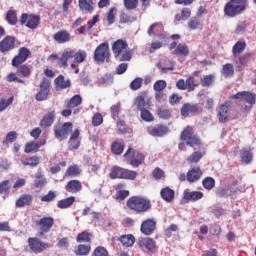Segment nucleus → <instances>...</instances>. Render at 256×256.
<instances>
[{
    "instance_id": "1",
    "label": "nucleus",
    "mask_w": 256,
    "mask_h": 256,
    "mask_svg": "<svg viewBox=\"0 0 256 256\" xmlns=\"http://www.w3.org/2000/svg\"><path fill=\"white\" fill-rule=\"evenodd\" d=\"M112 53L116 61H131L133 51L129 49V44L123 39H118L112 44Z\"/></svg>"
},
{
    "instance_id": "2",
    "label": "nucleus",
    "mask_w": 256,
    "mask_h": 256,
    "mask_svg": "<svg viewBox=\"0 0 256 256\" xmlns=\"http://www.w3.org/2000/svg\"><path fill=\"white\" fill-rule=\"evenodd\" d=\"M126 207L134 213H147L151 209V200L142 196H131L126 201Z\"/></svg>"
},
{
    "instance_id": "3",
    "label": "nucleus",
    "mask_w": 256,
    "mask_h": 256,
    "mask_svg": "<svg viewBox=\"0 0 256 256\" xmlns=\"http://www.w3.org/2000/svg\"><path fill=\"white\" fill-rule=\"evenodd\" d=\"M247 0H230L224 6V15L234 18L247 10Z\"/></svg>"
},
{
    "instance_id": "4",
    "label": "nucleus",
    "mask_w": 256,
    "mask_h": 256,
    "mask_svg": "<svg viewBox=\"0 0 256 256\" xmlns=\"http://www.w3.org/2000/svg\"><path fill=\"white\" fill-rule=\"evenodd\" d=\"M69 59H74L75 63H83L87 59V52L85 50H79L78 52L75 50H66L58 59V65L60 67H67Z\"/></svg>"
},
{
    "instance_id": "5",
    "label": "nucleus",
    "mask_w": 256,
    "mask_h": 256,
    "mask_svg": "<svg viewBox=\"0 0 256 256\" xmlns=\"http://www.w3.org/2000/svg\"><path fill=\"white\" fill-rule=\"evenodd\" d=\"M180 139L184 141L188 147H192V149H197L202 144L201 138L195 134V130H193L191 126L184 128L181 132Z\"/></svg>"
},
{
    "instance_id": "6",
    "label": "nucleus",
    "mask_w": 256,
    "mask_h": 256,
    "mask_svg": "<svg viewBox=\"0 0 256 256\" xmlns=\"http://www.w3.org/2000/svg\"><path fill=\"white\" fill-rule=\"evenodd\" d=\"M231 99H238L239 101L248 103V105L242 107V113H249V110L253 109V106L256 103V95L247 91L237 92L231 96Z\"/></svg>"
},
{
    "instance_id": "7",
    "label": "nucleus",
    "mask_w": 256,
    "mask_h": 256,
    "mask_svg": "<svg viewBox=\"0 0 256 256\" xmlns=\"http://www.w3.org/2000/svg\"><path fill=\"white\" fill-rule=\"evenodd\" d=\"M19 21L20 25H25L27 29L35 31V29H39V25H41V16L29 13H22Z\"/></svg>"
},
{
    "instance_id": "8",
    "label": "nucleus",
    "mask_w": 256,
    "mask_h": 256,
    "mask_svg": "<svg viewBox=\"0 0 256 256\" xmlns=\"http://www.w3.org/2000/svg\"><path fill=\"white\" fill-rule=\"evenodd\" d=\"M35 225L40 229L39 237H43L45 233H49V231L53 229V226L55 225V219L51 216H44L39 220H36Z\"/></svg>"
},
{
    "instance_id": "9",
    "label": "nucleus",
    "mask_w": 256,
    "mask_h": 256,
    "mask_svg": "<svg viewBox=\"0 0 256 256\" xmlns=\"http://www.w3.org/2000/svg\"><path fill=\"white\" fill-rule=\"evenodd\" d=\"M109 42H103L94 51V61L97 63H105L109 61Z\"/></svg>"
},
{
    "instance_id": "10",
    "label": "nucleus",
    "mask_w": 256,
    "mask_h": 256,
    "mask_svg": "<svg viewBox=\"0 0 256 256\" xmlns=\"http://www.w3.org/2000/svg\"><path fill=\"white\" fill-rule=\"evenodd\" d=\"M28 247L32 253L38 255L43 253L46 249H49V244L43 242L39 237H30L28 238Z\"/></svg>"
},
{
    "instance_id": "11",
    "label": "nucleus",
    "mask_w": 256,
    "mask_h": 256,
    "mask_svg": "<svg viewBox=\"0 0 256 256\" xmlns=\"http://www.w3.org/2000/svg\"><path fill=\"white\" fill-rule=\"evenodd\" d=\"M176 87L180 91H188L191 93L196 87H199V82L195 81V77L189 76L186 81L185 79L181 78L176 82Z\"/></svg>"
},
{
    "instance_id": "12",
    "label": "nucleus",
    "mask_w": 256,
    "mask_h": 256,
    "mask_svg": "<svg viewBox=\"0 0 256 256\" xmlns=\"http://www.w3.org/2000/svg\"><path fill=\"white\" fill-rule=\"evenodd\" d=\"M71 131H73V123L71 122H66L62 126H54V136L56 137V139H67Z\"/></svg>"
},
{
    "instance_id": "13",
    "label": "nucleus",
    "mask_w": 256,
    "mask_h": 256,
    "mask_svg": "<svg viewBox=\"0 0 256 256\" xmlns=\"http://www.w3.org/2000/svg\"><path fill=\"white\" fill-rule=\"evenodd\" d=\"M51 81L49 79L44 78L40 83V91L36 94V101H47L49 95H51Z\"/></svg>"
},
{
    "instance_id": "14",
    "label": "nucleus",
    "mask_w": 256,
    "mask_h": 256,
    "mask_svg": "<svg viewBox=\"0 0 256 256\" xmlns=\"http://www.w3.org/2000/svg\"><path fill=\"white\" fill-rule=\"evenodd\" d=\"M124 157L125 159H131L130 165H132V167H139V165H142L143 161H145V156L140 152L135 153V150L131 147L128 148Z\"/></svg>"
},
{
    "instance_id": "15",
    "label": "nucleus",
    "mask_w": 256,
    "mask_h": 256,
    "mask_svg": "<svg viewBox=\"0 0 256 256\" xmlns=\"http://www.w3.org/2000/svg\"><path fill=\"white\" fill-rule=\"evenodd\" d=\"M29 57H31V50L27 47H21L18 50V55H16L11 61L12 67H19V65H23Z\"/></svg>"
},
{
    "instance_id": "16",
    "label": "nucleus",
    "mask_w": 256,
    "mask_h": 256,
    "mask_svg": "<svg viewBox=\"0 0 256 256\" xmlns=\"http://www.w3.org/2000/svg\"><path fill=\"white\" fill-rule=\"evenodd\" d=\"M233 107V102L225 101L217 109V117L219 123H227L229 121V110Z\"/></svg>"
},
{
    "instance_id": "17",
    "label": "nucleus",
    "mask_w": 256,
    "mask_h": 256,
    "mask_svg": "<svg viewBox=\"0 0 256 256\" xmlns=\"http://www.w3.org/2000/svg\"><path fill=\"white\" fill-rule=\"evenodd\" d=\"M201 112L198 104L185 103L180 109L182 117L199 115Z\"/></svg>"
},
{
    "instance_id": "18",
    "label": "nucleus",
    "mask_w": 256,
    "mask_h": 256,
    "mask_svg": "<svg viewBox=\"0 0 256 256\" xmlns=\"http://www.w3.org/2000/svg\"><path fill=\"white\" fill-rule=\"evenodd\" d=\"M157 229V222L153 218L144 220L140 226V231L143 235H153Z\"/></svg>"
},
{
    "instance_id": "19",
    "label": "nucleus",
    "mask_w": 256,
    "mask_h": 256,
    "mask_svg": "<svg viewBox=\"0 0 256 256\" xmlns=\"http://www.w3.org/2000/svg\"><path fill=\"white\" fill-rule=\"evenodd\" d=\"M134 105L137 107L138 111H143V109H150L151 100H147V92H142L139 94L134 100Z\"/></svg>"
},
{
    "instance_id": "20",
    "label": "nucleus",
    "mask_w": 256,
    "mask_h": 256,
    "mask_svg": "<svg viewBox=\"0 0 256 256\" xmlns=\"http://www.w3.org/2000/svg\"><path fill=\"white\" fill-rule=\"evenodd\" d=\"M15 41V36H6L0 42V52L9 53V51H13V49H15Z\"/></svg>"
},
{
    "instance_id": "21",
    "label": "nucleus",
    "mask_w": 256,
    "mask_h": 256,
    "mask_svg": "<svg viewBox=\"0 0 256 256\" xmlns=\"http://www.w3.org/2000/svg\"><path fill=\"white\" fill-rule=\"evenodd\" d=\"M201 177H203V171L199 166H194L190 168L187 172L188 183H197V181H199Z\"/></svg>"
},
{
    "instance_id": "22",
    "label": "nucleus",
    "mask_w": 256,
    "mask_h": 256,
    "mask_svg": "<svg viewBox=\"0 0 256 256\" xmlns=\"http://www.w3.org/2000/svg\"><path fill=\"white\" fill-rule=\"evenodd\" d=\"M53 39L59 45H63V43H69L71 41V33L67 30H59L53 35Z\"/></svg>"
},
{
    "instance_id": "23",
    "label": "nucleus",
    "mask_w": 256,
    "mask_h": 256,
    "mask_svg": "<svg viewBox=\"0 0 256 256\" xmlns=\"http://www.w3.org/2000/svg\"><path fill=\"white\" fill-rule=\"evenodd\" d=\"M15 205L18 209H21L22 207H31V205H33V195H20V197L16 200Z\"/></svg>"
},
{
    "instance_id": "24",
    "label": "nucleus",
    "mask_w": 256,
    "mask_h": 256,
    "mask_svg": "<svg viewBox=\"0 0 256 256\" xmlns=\"http://www.w3.org/2000/svg\"><path fill=\"white\" fill-rule=\"evenodd\" d=\"M78 7L82 13H93L95 11V2L93 0H78Z\"/></svg>"
},
{
    "instance_id": "25",
    "label": "nucleus",
    "mask_w": 256,
    "mask_h": 256,
    "mask_svg": "<svg viewBox=\"0 0 256 256\" xmlns=\"http://www.w3.org/2000/svg\"><path fill=\"white\" fill-rule=\"evenodd\" d=\"M138 247H140V249H147V251H153L156 247L155 240L149 237H141L138 239Z\"/></svg>"
},
{
    "instance_id": "26",
    "label": "nucleus",
    "mask_w": 256,
    "mask_h": 256,
    "mask_svg": "<svg viewBox=\"0 0 256 256\" xmlns=\"http://www.w3.org/2000/svg\"><path fill=\"white\" fill-rule=\"evenodd\" d=\"M83 190V184L79 180H70L65 186L67 193H79Z\"/></svg>"
},
{
    "instance_id": "27",
    "label": "nucleus",
    "mask_w": 256,
    "mask_h": 256,
    "mask_svg": "<svg viewBox=\"0 0 256 256\" xmlns=\"http://www.w3.org/2000/svg\"><path fill=\"white\" fill-rule=\"evenodd\" d=\"M79 135H80L79 129L74 130V132L71 134L68 142L70 151H75L79 149L81 145V140H79Z\"/></svg>"
},
{
    "instance_id": "28",
    "label": "nucleus",
    "mask_w": 256,
    "mask_h": 256,
    "mask_svg": "<svg viewBox=\"0 0 256 256\" xmlns=\"http://www.w3.org/2000/svg\"><path fill=\"white\" fill-rule=\"evenodd\" d=\"M55 115V110H52L48 114H46L39 123L40 127H42V129H47L48 127H51V125L55 123Z\"/></svg>"
},
{
    "instance_id": "29",
    "label": "nucleus",
    "mask_w": 256,
    "mask_h": 256,
    "mask_svg": "<svg viewBox=\"0 0 256 256\" xmlns=\"http://www.w3.org/2000/svg\"><path fill=\"white\" fill-rule=\"evenodd\" d=\"M157 67L161 73H169V71H175V63L169 59H164L162 62H158Z\"/></svg>"
},
{
    "instance_id": "30",
    "label": "nucleus",
    "mask_w": 256,
    "mask_h": 256,
    "mask_svg": "<svg viewBox=\"0 0 256 256\" xmlns=\"http://www.w3.org/2000/svg\"><path fill=\"white\" fill-rule=\"evenodd\" d=\"M167 133H169V127L163 124H159L150 130V135L152 137H164Z\"/></svg>"
},
{
    "instance_id": "31",
    "label": "nucleus",
    "mask_w": 256,
    "mask_h": 256,
    "mask_svg": "<svg viewBox=\"0 0 256 256\" xmlns=\"http://www.w3.org/2000/svg\"><path fill=\"white\" fill-rule=\"evenodd\" d=\"M183 199H185L186 203L199 201V199H203V192L201 191H191L184 192Z\"/></svg>"
},
{
    "instance_id": "32",
    "label": "nucleus",
    "mask_w": 256,
    "mask_h": 256,
    "mask_svg": "<svg viewBox=\"0 0 256 256\" xmlns=\"http://www.w3.org/2000/svg\"><path fill=\"white\" fill-rule=\"evenodd\" d=\"M83 103V97L81 95L76 94L69 100H66V107L67 109H75L76 107H79Z\"/></svg>"
},
{
    "instance_id": "33",
    "label": "nucleus",
    "mask_w": 256,
    "mask_h": 256,
    "mask_svg": "<svg viewBox=\"0 0 256 256\" xmlns=\"http://www.w3.org/2000/svg\"><path fill=\"white\" fill-rule=\"evenodd\" d=\"M247 48V43L245 40L238 41L235 43V45L232 47V55L233 57H239L243 51Z\"/></svg>"
},
{
    "instance_id": "34",
    "label": "nucleus",
    "mask_w": 256,
    "mask_h": 256,
    "mask_svg": "<svg viewBox=\"0 0 256 256\" xmlns=\"http://www.w3.org/2000/svg\"><path fill=\"white\" fill-rule=\"evenodd\" d=\"M240 157L242 163H245L246 165L251 163V161H253V152H251V148H243L240 151Z\"/></svg>"
},
{
    "instance_id": "35",
    "label": "nucleus",
    "mask_w": 256,
    "mask_h": 256,
    "mask_svg": "<svg viewBox=\"0 0 256 256\" xmlns=\"http://www.w3.org/2000/svg\"><path fill=\"white\" fill-rule=\"evenodd\" d=\"M55 85L58 89H69L71 87V80H65V76L59 75L55 79Z\"/></svg>"
},
{
    "instance_id": "36",
    "label": "nucleus",
    "mask_w": 256,
    "mask_h": 256,
    "mask_svg": "<svg viewBox=\"0 0 256 256\" xmlns=\"http://www.w3.org/2000/svg\"><path fill=\"white\" fill-rule=\"evenodd\" d=\"M148 35L151 37L153 35H159V33H163V24L161 22L153 23L147 31Z\"/></svg>"
},
{
    "instance_id": "37",
    "label": "nucleus",
    "mask_w": 256,
    "mask_h": 256,
    "mask_svg": "<svg viewBox=\"0 0 256 256\" xmlns=\"http://www.w3.org/2000/svg\"><path fill=\"white\" fill-rule=\"evenodd\" d=\"M81 175V168L77 164L69 166L65 172V177H79Z\"/></svg>"
},
{
    "instance_id": "38",
    "label": "nucleus",
    "mask_w": 256,
    "mask_h": 256,
    "mask_svg": "<svg viewBox=\"0 0 256 256\" xmlns=\"http://www.w3.org/2000/svg\"><path fill=\"white\" fill-rule=\"evenodd\" d=\"M35 178L34 187L36 189H42L47 185V178L41 172L36 173Z\"/></svg>"
},
{
    "instance_id": "39",
    "label": "nucleus",
    "mask_w": 256,
    "mask_h": 256,
    "mask_svg": "<svg viewBox=\"0 0 256 256\" xmlns=\"http://www.w3.org/2000/svg\"><path fill=\"white\" fill-rule=\"evenodd\" d=\"M188 29L195 31L196 29H203V22L199 17H192L188 22Z\"/></svg>"
},
{
    "instance_id": "40",
    "label": "nucleus",
    "mask_w": 256,
    "mask_h": 256,
    "mask_svg": "<svg viewBox=\"0 0 256 256\" xmlns=\"http://www.w3.org/2000/svg\"><path fill=\"white\" fill-rule=\"evenodd\" d=\"M160 195L162 199H164V201H167L168 203H170L172 199H175V191H173V189L169 187L163 188L160 192Z\"/></svg>"
},
{
    "instance_id": "41",
    "label": "nucleus",
    "mask_w": 256,
    "mask_h": 256,
    "mask_svg": "<svg viewBox=\"0 0 256 256\" xmlns=\"http://www.w3.org/2000/svg\"><path fill=\"white\" fill-rule=\"evenodd\" d=\"M73 203H75V197L70 196L68 198L58 201L57 207H58V209H69V207H71V205H73Z\"/></svg>"
},
{
    "instance_id": "42",
    "label": "nucleus",
    "mask_w": 256,
    "mask_h": 256,
    "mask_svg": "<svg viewBox=\"0 0 256 256\" xmlns=\"http://www.w3.org/2000/svg\"><path fill=\"white\" fill-rule=\"evenodd\" d=\"M91 239H93V234L87 231H82L76 237L77 243H91Z\"/></svg>"
},
{
    "instance_id": "43",
    "label": "nucleus",
    "mask_w": 256,
    "mask_h": 256,
    "mask_svg": "<svg viewBox=\"0 0 256 256\" xmlns=\"http://www.w3.org/2000/svg\"><path fill=\"white\" fill-rule=\"evenodd\" d=\"M120 242L124 247H133V245H135V236H133V234L122 235Z\"/></svg>"
},
{
    "instance_id": "44",
    "label": "nucleus",
    "mask_w": 256,
    "mask_h": 256,
    "mask_svg": "<svg viewBox=\"0 0 256 256\" xmlns=\"http://www.w3.org/2000/svg\"><path fill=\"white\" fill-rule=\"evenodd\" d=\"M171 53L172 55H183L184 57H187V55H189V47L187 44H178L176 49Z\"/></svg>"
},
{
    "instance_id": "45",
    "label": "nucleus",
    "mask_w": 256,
    "mask_h": 256,
    "mask_svg": "<svg viewBox=\"0 0 256 256\" xmlns=\"http://www.w3.org/2000/svg\"><path fill=\"white\" fill-rule=\"evenodd\" d=\"M89 253H91V245L87 244H79L75 250V255L78 256H87Z\"/></svg>"
},
{
    "instance_id": "46",
    "label": "nucleus",
    "mask_w": 256,
    "mask_h": 256,
    "mask_svg": "<svg viewBox=\"0 0 256 256\" xmlns=\"http://www.w3.org/2000/svg\"><path fill=\"white\" fill-rule=\"evenodd\" d=\"M17 73L25 77L26 79L31 77V68L27 64H20L16 67Z\"/></svg>"
},
{
    "instance_id": "47",
    "label": "nucleus",
    "mask_w": 256,
    "mask_h": 256,
    "mask_svg": "<svg viewBox=\"0 0 256 256\" xmlns=\"http://www.w3.org/2000/svg\"><path fill=\"white\" fill-rule=\"evenodd\" d=\"M137 171L129 170L123 168L122 170V179H126L128 181H135L137 179Z\"/></svg>"
},
{
    "instance_id": "48",
    "label": "nucleus",
    "mask_w": 256,
    "mask_h": 256,
    "mask_svg": "<svg viewBox=\"0 0 256 256\" xmlns=\"http://www.w3.org/2000/svg\"><path fill=\"white\" fill-rule=\"evenodd\" d=\"M110 179H122L123 168L119 166H113L111 172L109 173Z\"/></svg>"
},
{
    "instance_id": "49",
    "label": "nucleus",
    "mask_w": 256,
    "mask_h": 256,
    "mask_svg": "<svg viewBox=\"0 0 256 256\" xmlns=\"http://www.w3.org/2000/svg\"><path fill=\"white\" fill-rule=\"evenodd\" d=\"M6 21L9 25H17L19 19L17 18V11L9 10L6 14Z\"/></svg>"
},
{
    "instance_id": "50",
    "label": "nucleus",
    "mask_w": 256,
    "mask_h": 256,
    "mask_svg": "<svg viewBox=\"0 0 256 256\" xmlns=\"http://www.w3.org/2000/svg\"><path fill=\"white\" fill-rule=\"evenodd\" d=\"M140 117L143 121H146V123H151V121H155V117L151 112H149V108H144L143 110H140Z\"/></svg>"
},
{
    "instance_id": "51",
    "label": "nucleus",
    "mask_w": 256,
    "mask_h": 256,
    "mask_svg": "<svg viewBox=\"0 0 256 256\" xmlns=\"http://www.w3.org/2000/svg\"><path fill=\"white\" fill-rule=\"evenodd\" d=\"M191 17V9L190 8H183L180 14L175 15L176 21H187Z\"/></svg>"
},
{
    "instance_id": "52",
    "label": "nucleus",
    "mask_w": 256,
    "mask_h": 256,
    "mask_svg": "<svg viewBox=\"0 0 256 256\" xmlns=\"http://www.w3.org/2000/svg\"><path fill=\"white\" fill-rule=\"evenodd\" d=\"M6 81L7 83H21L22 85H25V80L19 78L15 72H10L7 74Z\"/></svg>"
},
{
    "instance_id": "53",
    "label": "nucleus",
    "mask_w": 256,
    "mask_h": 256,
    "mask_svg": "<svg viewBox=\"0 0 256 256\" xmlns=\"http://www.w3.org/2000/svg\"><path fill=\"white\" fill-rule=\"evenodd\" d=\"M223 77L227 79V77H233L235 73V69L233 68V65L230 63H227L223 66L221 71Z\"/></svg>"
},
{
    "instance_id": "54",
    "label": "nucleus",
    "mask_w": 256,
    "mask_h": 256,
    "mask_svg": "<svg viewBox=\"0 0 256 256\" xmlns=\"http://www.w3.org/2000/svg\"><path fill=\"white\" fill-rule=\"evenodd\" d=\"M156 115L160 119H170L171 118V110L163 107H159L156 109Z\"/></svg>"
},
{
    "instance_id": "55",
    "label": "nucleus",
    "mask_w": 256,
    "mask_h": 256,
    "mask_svg": "<svg viewBox=\"0 0 256 256\" xmlns=\"http://www.w3.org/2000/svg\"><path fill=\"white\" fill-rule=\"evenodd\" d=\"M18 134L15 131H10L6 135V140H4L2 143L3 145H6V147H9V143H15L17 141Z\"/></svg>"
},
{
    "instance_id": "56",
    "label": "nucleus",
    "mask_w": 256,
    "mask_h": 256,
    "mask_svg": "<svg viewBox=\"0 0 256 256\" xmlns=\"http://www.w3.org/2000/svg\"><path fill=\"white\" fill-rule=\"evenodd\" d=\"M215 81V76H213V74H209V75H206V76H203L201 78V85L202 87H211V85H213Z\"/></svg>"
},
{
    "instance_id": "57",
    "label": "nucleus",
    "mask_w": 256,
    "mask_h": 256,
    "mask_svg": "<svg viewBox=\"0 0 256 256\" xmlns=\"http://www.w3.org/2000/svg\"><path fill=\"white\" fill-rule=\"evenodd\" d=\"M203 159V153L199 151L193 152L190 156H188V163H199Z\"/></svg>"
},
{
    "instance_id": "58",
    "label": "nucleus",
    "mask_w": 256,
    "mask_h": 256,
    "mask_svg": "<svg viewBox=\"0 0 256 256\" xmlns=\"http://www.w3.org/2000/svg\"><path fill=\"white\" fill-rule=\"evenodd\" d=\"M39 157L38 156H32L24 161H22V164L25 166H30V167H37L39 165Z\"/></svg>"
},
{
    "instance_id": "59",
    "label": "nucleus",
    "mask_w": 256,
    "mask_h": 256,
    "mask_svg": "<svg viewBox=\"0 0 256 256\" xmlns=\"http://www.w3.org/2000/svg\"><path fill=\"white\" fill-rule=\"evenodd\" d=\"M202 185H203L204 189L211 191V189H213V187H215V179H213L212 177H206L203 179Z\"/></svg>"
},
{
    "instance_id": "60",
    "label": "nucleus",
    "mask_w": 256,
    "mask_h": 256,
    "mask_svg": "<svg viewBox=\"0 0 256 256\" xmlns=\"http://www.w3.org/2000/svg\"><path fill=\"white\" fill-rule=\"evenodd\" d=\"M125 149V146L119 142L112 143L111 151L114 153V155H121Z\"/></svg>"
},
{
    "instance_id": "61",
    "label": "nucleus",
    "mask_w": 256,
    "mask_h": 256,
    "mask_svg": "<svg viewBox=\"0 0 256 256\" xmlns=\"http://www.w3.org/2000/svg\"><path fill=\"white\" fill-rule=\"evenodd\" d=\"M143 87V78H136L130 83V89L132 91H139Z\"/></svg>"
},
{
    "instance_id": "62",
    "label": "nucleus",
    "mask_w": 256,
    "mask_h": 256,
    "mask_svg": "<svg viewBox=\"0 0 256 256\" xmlns=\"http://www.w3.org/2000/svg\"><path fill=\"white\" fill-rule=\"evenodd\" d=\"M24 151L25 153H33V151L37 153V151H39V145L37 144V142H28L25 145Z\"/></svg>"
},
{
    "instance_id": "63",
    "label": "nucleus",
    "mask_w": 256,
    "mask_h": 256,
    "mask_svg": "<svg viewBox=\"0 0 256 256\" xmlns=\"http://www.w3.org/2000/svg\"><path fill=\"white\" fill-rule=\"evenodd\" d=\"M111 116L114 119H119V113H121V103H117L111 106L110 108Z\"/></svg>"
},
{
    "instance_id": "64",
    "label": "nucleus",
    "mask_w": 256,
    "mask_h": 256,
    "mask_svg": "<svg viewBox=\"0 0 256 256\" xmlns=\"http://www.w3.org/2000/svg\"><path fill=\"white\" fill-rule=\"evenodd\" d=\"M92 256H109V252L103 246H98L92 253Z\"/></svg>"
}]
</instances>
